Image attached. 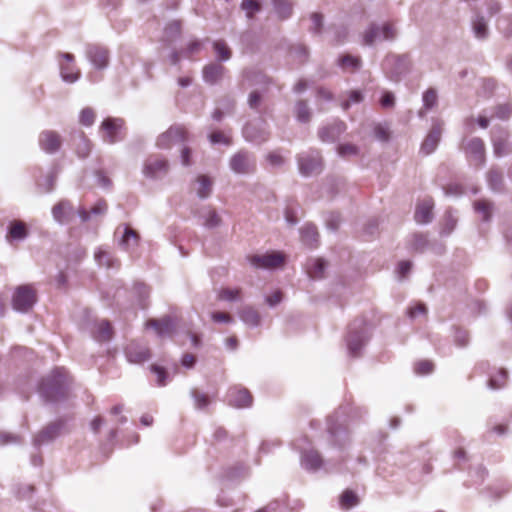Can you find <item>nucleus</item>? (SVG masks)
<instances>
[{"mask_svg": "<svg viewBox=\"0 0 512 512\" xmlns=\"http://www.w3.org/2000/svg\"><path fill=\"white\" fill-rule=\"evenodd\" d=\"M301 465L308 471H317L323 465V460L316 450H304L301 452Z\"/></svg>", "mask_w": 512, "mask_h": 512, "instance_id": "nucleus-25", "label": "nucleus"}, {"mask_svg": "<svg viewBox=\"0 0 512 512\" xmlns=\"http://www.w3.org/2000/svg\"><path fill=\"white\" fill-rule=\"evenodd\" d=\"M252 395L246 388L232 387L228 390L227 401L230 406L246 408L252 404Z\"/></svg>", "mask_w": 512, "mask_h": 512, "instance_id": "nucleus-14", "label": "nucleus"}, {"mask_svg": "<svg viewBox=\"0 0 512 512\" xmlns=\"http://www.w3.org/2000/svg\"><path fill=\"white\" fill-rule=\"evenodd\" d=\"M181 32V25L179 21H173L165 27V36L167 39L178 37Z\"/></svg>", "mask_w": 512, "mask_h": 512, "instance_id": "nucleus-54", "label": "nucleus"}, {"mask_svg": "<svg viewBox=\"0 0 512 512\" xmlns=\"http://www.w3.org/2000/svg\"><path fill=\"white\" fill-rule=\"evenodd\" d=\"M209 140L212 144H219V143L226 144V145L230 144L229 138L220 131H215V132L211 133L209 135Z\"/></svg>", "mask_w": 512, "mask_h": 512, "instance_id": "nucleus-62", "label": "nucleus"}, {"mask_svg": "<svg viewBox=\"0 0 512 512\" xmlns=\"http://www.w3.org/2000/svg\"><path fill=\"white\" fill-rule=\"evenodd\" d=\"M243 136L249 142L261 144L269 138V131L262 120L256 123L250 122L244 126Z\"/></svg>", "mask_w": 512, "mask_h": 512, "instance_id": "nucleus-10", "label": "nucleus"}, {"mask_svg": "<svg viewBox=\"0 0 512 512\" xmlns=\"http://www.w3.org/2000/svg\"><path fill=\"white\" fill-rule=\"evenodd\" d=\"M52 215L59 224L68 223L74 215L73 206L69 201L62 200L53 207Z\"/></svg>", "mask_w": 512, "mask_h": 512, "instance_id": "nucleus-22", "label": "nucleus"}, {"mask_svg": "<svg viewBox=\"0 0 512 512\" xmlns=\"http://www.w3.org/2000/svg\"><path fill=\"white\" fill-rule=\"evenodd\" d=\"M507 378V371L504 369H499L494 375L490 377L489 387L491 389H500L505 386Z\"/></svg>", "mask_w": 512, "mask_h": 512, "instance_id": "nucleus-49", "label": "nucleus"}, {"mask_svg": "<svg viewBox=\"0 0 512 512\" xmlns=\"http://www.w3.org/2000/svg\"><path fill=\"white\" fill-rule=\"evenodd\" d=\"M241 8L246 12L248 18L260 10V4L255 0H243Z\"/></svg>", "mask_w": 512, "mask_h": 512, "instance_id": "nucleus-53", "label": "nucleus"}, {"mask_svg": "<svg viewBox=\"0 0 512 512\" xmlns=\"http://www.w3.org/2000/svg\"><path fill=\"white\" fill-rule=\"evenodd\" d=\"M326 268V262L323 259H312L307 266V272L311 278H322Z\"/></svg>", "mask_w": 512, "mask_h": 512, "instance_id": "nucleus-43", "label": "nucleus"}, {"mask_svg": "<svg viewBox=\"0 0 512 512\" xmlns=\"http://www.w3.org/2000/svg\"><path fill=\"white\" fill-rule=\"evenodd\" d=\"M345 130V123L340 120H336L332 124L322 127L318 132V136L322 142L330 143L336 141L341 134L345 132Z\"/></svg>", "mask_w": 512, "mask_h": 512, "instance_id": "nucleus-18", "label": "nucleus"}, {"mask_svg": "<svg viewBox=\"0 0 512 512\" xmlns=\"http://www.w3.org/2000/svg\"><path fill=\"white\" fill-rule=\"evenodd\" d=\"M457 217L451 210L446 211L444 216L443 225L441 228V234L444 236L450 235L457 225Z\"/></svg>", "mask_w": 512, "mask_h": 512, "instance_id": "nucleus-47", "label": "nucleus"}, {"mask_svg": "<svg viewBox=\"0 0 512 512\" xmlns=\"http://www.w3.org/2000/svg\"><path fill=\"white\" fill-rule=\"evenodd\" d=\"M446 196L459 197L464 194V188L461 184L452 182L443 187Z\"/></svg>", "mask_w": 512, "mask_h": 512, "instance_id": "nucleus-52", "label": "nucleus"}, {"mask_svg": "<svg viewBox=\"0 0 512 512\" xmlns=\"http://www.w3.org/2000/svg\"><path fill=\"white\" fill-rule=\"evenodd\" d=\"M295 116L296 119L301 123L309 122L311 118V112L307 103L303 100H299L295 104Z\"/></svg>", "mask_w": 512, "mask_h": 512, "instance_id": "nucleus-46", "label": "nucleus"}, {"mask_svg": "<svg viewBox=\"0 0 512 512\" xmlns=\"http://www.w3.org/2000/svg\"><path fill=\"white\" fill-rule=\"evenodd\" d=\"M242 290L240 288H222L217 294L221 301L238 302L241 300Z\"/></svg>", "mask_w": 512, "mask_h": 512, "instance_id": "nucleus-44", "label": "nucleus"}, {"mask_svg": "<svg viewBox=\"0 0 512 512\" xmlns=\"http://www.w3.org/2000/svg\"><path fill=\"white\" fill-rule=\"evenodd\" d=\"M464 152L469 162L477 167L484 165L485 163V145L484 142L478 138L474 137L469 139L464 144Z\"/></svg>", "mask_w": 512, "mask_h": 512, "instance_id": "nucleus-9", "label": "nucleus"}, {"mask_svg": "<svg viewBox=\"0 0 512 512\" xmlns=\"http://www.w3.org/2000/svg\"><path fill=\"white\" fill-rule=\"evenodd\" d=\"M86 56L96 69H104L109 63L107 49L97 45H90L86 49Z\"/></svg>", "mask_w": 512, "mask_h": 512, "instance_id": "nucleus-15", "label": "nucleus"}, {"mask_svg": "<svg viewBox=\"0 0 512 512\" xmlns=\"http://www.w3.org/2000/svg\"><path fill=\"white\" fill-rule=\"evenodd\" d=\"M299 171L303 176H311L321 171L322 162L318 151H309L298 156Z\"/></svg>", "mask_w": 512, "mask_h": 512, "instance_id": "nucleus-7", "label": "nucleus"}, {"mask_svg": "<svg viewBox=\"0 0 512 512\" xmlns=\"http://www.w3.org/2000/svg\"><path fill=\"white\" fill-rule=\"evenodd\" d=\"M123 120L119 118H107L102 124L101 128L104 131L103 140L109 144H114L123 139L122 128Z\"/></svg>", "mask_w": 512, "mask_h": 512, "instance_id": "nucleus-11", "label": "nucleus"}, {"mask_svg": "<svg viewBox=\"0 0 512 512\" xmlns=\"http://www.w3.org/2000/svg\"><path fill=\"white\" fill-rule=\"evenodd\" d=\"M95 113L94 111L87 107L84 108L80 113V123L84 126H91L94 123Z\"/></svg>", "mask_w": 512, "mask_h": 512, "instance_id": "nucleus-58", "label": "nucleus"}, {"mask_svg": "<svg viewBox=\"0 0 512 512\" xmlns=\"http://www.w3.org/2000/svg\"><path fill=\"white\" fill-rule=\"evenodd\" d=\"M201 217L203 219V226L209 229L220 226L222 222V219L219 216V214L216 212V210L212 209L211 207L204 208Z\"/></svg>", "mask_w": 512, "mask_h": 512, "instance_id": "nucleus-37", "label": "nucleus"}, {"mask_svg": "<svg viewBox=\"0 0 512 512\" xmlns=\"http://www.w3.org/2000/svg\"><path fill=\"white\" fill-rule=\"evenodd\" d=\"M202 46H203V43L200 41V40H192L190 41L187 46L182 49L181 51H173L171 54H170V62L171 64L173 65H177L181 58H189L191 57L192 55L200 52V50L202 49Z\"/></svg>", "mask_w": 512, "mask_h": 512, "instance_id": "nucleus-23", "label": "nucleus"}, {"mask_svg": "<svg viewBox=\"0 0 512 512\" xmlns=\"http://www.w3.org/2000/svg\"><path fill=\"white\" fill-rule=\"evenodd\" d=\"M126 357L130 363H143L150 357L149 349L144 346L131 344L126 348Z\"/></svg>", "mask_w": 512, "mask_h": 512, "instance_id": "nucleus-27", "label": "nucleus"}, {"mask_svg": "<svg viewBox=\"0 0 512 512\" xmlns=\"http://www.w3.org/2000/svg\"><path fill=\"white\" fill-rule=\"evenodd\" d=\"M240 319L248 326L256 327L260 323V316L256 310L251 307H245L239 311Z\"/></svg>", "mask_w": 512, "mask_h": 512, "instance_id": "nucleus-39", "label": "nucleus"}, {"mask_svg": "<svg viewBox=\"0 0 512 512\" xmlns=\"http://www.w3.org/2000/svg\"><path fill=\"white\" fill-rule=\"evenodd\" d=\"M68 385L64 368H56L39 385V393L46 402H57L65 397Z\"/></svg>", "mask_w": 512, "mask_h": 512, "instance_id": "nucleus-1", "label": "nucleus"}, {"mask_svg": "<svg viewBox=\"0 0 512 512\" xmlns=\"http://www.w3.org/2000/svg\"><path fill=\"white\" fill-rule=\"evenodd\" d=\"M337 152L341 157L355 156L358 154V147L353 144H341L337 147Z\"/></svg>", "mask_w": 512, "mask_h": 512, "instance_id": "nucleus-56", "label": "nucleus"}, {"mask_svg": "<svg viewBox=\"0 0 512 512\" xmlns=\"http://www.w3.org/2000/svg\"><path fill=\"white\" fill-rule=\"evenodd\" d=\"M508 132L504 129H497L492 132L493 151L496 157L507 154Z\"/></svg>", "mask_w": 512, "mask_h": 512, "instance_id": "nucleus-26", "label": "nucleus"}, {"mask_svg": "<svg viewBox=\"0 0 512 512\" xmlns=\"http://www.w3.org/2000/svg\"><path fill=\"white\" fill-rule=\"evenodd\" d=\"M318 232L314 225L307 224L301 229V240L308 247H315L318 243Z\"/></svg>", "mask_w": 512, "mask_h": 512, "instance_id": "nucleus-36", "label": "nucleus"}, {"mask_svg": "<svg viewBox=\"0 0 512 512\" xmlns=\"http://www.w3.org/2000/svg\"><path fill=\"white\" fill-rule=\"evenodd\" d=\"M397 37V30L391 23L371 24L363 34L365 45L376 42L392 41Z\"/></svg>", "mask_w": 512, "mask_h": 512, "instance_id": "nucleus-4", "label": "nucleus"}, {"mask_svg": "<svg viewBox=\"0 0 512 512\" xmlns=\"http://www.w3.org/2000/svg\"><path fill=\"white\" fill-rule=\"evenodd\" d=\"M37 302L36 289L30 284L19 285L11 296V305L19 313L29 312Z\"/></svg>", "mask_w": 512, "mask_h": 512, "instance_id": "nucleus-2", "label": "nucleus"}, {"mask_svg": "<svg viewBox=\"0 0 512 512\" xmlns=\"http://www.w3.org/2000/svg\"><path fill=\"white\" fill-rule=\"evenodd\" d=\"M73 142L75 145L76 153L79 157L85 158L90 154L92 145L83 132H78L74 136Z\"/></svg>", "mask_w": 512, "mask_h": 512, "instance_id": "nucleus-33", "label": "nucleus"}, {"mask_svg": "<svg viewBox=\"0 0 512 512\" xmlns=\"http://www.w3.org/2000/svg\"><path fill=\"white\" fill-rule=\"evenodd\" d=\"M487 183L492 191L501 192L504 186L502 172L497 168H491L487 173Z\"/></svg>", "mask_w": 512, "mask_h": 512, "instance_id": "nucleus-34", "label": "nucleus"}, {"mask_svg": "<svg viewBox=\"0 0 512 512\" xmlns=\"http://www.w3.org/2000/svg\"><path fill=\"white\" fill-rule=\"evenodd\" d=\"M188 132L182 125H172L167 131L160 134L156 141L159 149H170L176 144L185 143Z\"/></svg>", "mask_w": 512, "mask_h": 512, "instance_id": "nucleus-6", "label": "nucleus"}, {"mask_svg": "<svg viewBox=\"0 0 512 512\" xmlns=\"http://www.w3.org/2000/svg\"><path fill=\"white\" fill-rule=\"evenodd\" d=\"M284 262V256L280 252L253 255L249 257V263L255 268L272 269L279 267Z\"/></svg>", "mask_w": 512, "mask_h": 512, "instance_id": "nucleus-12", "label": "nucleus"}, {"mask_svg": "<svg viewBox=\"0 0 512 512\" xmlns=\"http://www.w3.org/2000/svg\"><path fill=\"white\" fill-rule=\"evenodd\" d=\"M472 30L477 39L483 40L488 36V26L484 17L477 15L472 20Z\"/></svg>", "mask_w": 512, "mask_h": 512, "instance_id": "nucleus-40", "label": "nucleus"}, {"mask_svg": "<svg viewBox=\"0 0 512 512\" xmlns=\"http://www.w3.org/2000/svg\"><path fill=\"white\" fill-rule=\"evenodd\" d=\"M414 371L419 375H427L433 371V364L428 360H423L415 364Z\"/></svg>", "mask_w": 512, "mask_h": 512, "instance_id": "nucleus-60", "label": "nucleus"}, {"mask_svg": "<svg viewBox=\"0 0 512 512\" xmlns=\"http://www.w3.org/2000/svg\"><path fill=\"white\" fill-rule=\"evenodd\" d=\"M151 371L157 376L156 383L158 386H165L168 379L166 371L158 365H152Z\"/></svg>", "mask_w": 512, "mask_h": 512, "instance_id": "nucleus-55", "label": "nucleus"}, {"mask_svg": "<svg viewBox=\"0 0 512 512\" xmlns=\"http://www.w3.org/2000/svg\"><path fill=\"white\" fill-rule=\"evenodd\" d=\"M28 235L26 225L21 221H14L9 226L8 236L12 240L21 241Z\"/></svg>", "mask_w": 512, "mask_h": 512, "instance_id": "nucleus-41", "label": "nucleus"}, {"mask_svg": "<svg viewBox=\"0 0 512 512\" xmlns=\"http://www.w3.org/2000/svg\"><path fill=\"white\" fill-rule=\"evenodd\" d=\"M369 339L368 330L366 324L363 321H355L349 327V333L347 337V347L349 355L352 357H358L361 349L367 343Z\"/></svg>", "mask_w": 512, "mask_h": 512, "instance_id": "nucleus-3", "label": "nucleus"}, {"mask_svg": "<svg viewBox=\"0 0 512 512\" xmlns=\"http://www.w3.org/2000/svg\"><path fill=\"white\" fill-rule=\"evenodd\" d=\"M169 164L166 159L150 156L146 159L143 174L149 178H159L168 172Z\"/></svg>", "mask_w": 512, "mask_h": 512, "instance_id": "nucleus-13", "label": "nucleus"}, {"mask_svg": "<svg viewBox=\"0 0 512 512\" xmlns=\"http://www.w3.org/2000/svg\"><path fill=\"white\" fill-rule=\"evenodd\" d=\"M382 69L390 80L397 82L409 71L408 58L404 55H387Z\"/></svg>", "mask_w": 512, "mask_h": 512, "instance_id": "nucleus-5", "label": "nucleus"}, {"mask_svg": "<svg viewBox=\"0 0 512 512\" xmlns=\"http://www.w3.org/2000/svg\"><path fill=\"white\" fill-rule=\"evenodd\" d=\"M412 263L410 261H401L398 264L397 273L400 279L405 278L411 271Z\"/></svg>", "mask_w": 512, "mask_h": 512, "instance_id": "nucleus-64", "label": "nucleus"}, {"mask_svg": "<svg viewBox=\"0 0 512 512\" xmlns=\"http://www.w3.org/2000/svg\"><path fill=\"white\" fill-rule=\"evenodd\" d=\"M112 336V328L107 320H101L96 324V330L93 331V338L99 342L108 341Z\"/></svg>", "mask_w": 512, "mask_h": 512, "instance_id": "nucleus-38", "label": "nucleus"}, {"mask_svg": "<svg viewBox=\"0 0 512 512\" xmlns=\"http://www.w3.org/2000/svg\"><path fill=\"white\" fill-rule=\"evenodd\" d=\"M196 194L200 199H206L212 192V180L206 175H199L196 179Z\"/></svg>", "mask_w": 512, "mask_h": 512, "instance_id": "nucleus-35", "label": "nucleus"}, {"mask_svg": "<svg viewBox=\"0 0 512 512\" xmlns=\"http://www.w3.org/2000/svg\"><path fill=\"white\" fill-rule=\"evenodd\" d=\"M363 100V95L360 91L358 90H353L349 93V97H348V100L344 101L341 106L344 110H347L351 104H357V103H360L362 102Z\"/></svg>", "mask_w": 512, "mask_h": 512, "instance_id": "nucleus-57", "label": "nucleus"}, {"mask_svg": "<svg viewBox=\"0 0 512 512\" xmlns=\"http://www.w3.org/2000/svg\"><path fill=\"white\" fill-rule=\"evenodd\" d=\"M229 166L236 174H250L255 171L256 161L252 154L239 151L231 157Z\"/></svg>", "mask_w": 512, "mask_h": 512, "instance_id": "nucleus-8", "label": "nucleus"}, {"mask_svg": "<svg viewBox=\"0 0 512 512\" xmlns=\"http://www.w3.org/2000/svg\"><path fill=\"white\" fill-rule=\"evenodd\" d=\"M213 48L215 50L217 60L225 62L231 58V50L224 41H215L213 43Z\"/></svg>", "mask_w": 512, "mask_h": 512, "instance_id": "nucleus-48", "label": "nucleus"}, {"mask_svg": "<svg viewBox=\"0 0 512 512\" xmlns=\"http://www.w3.org/2000/svg\"><path fill=\"white\" fill-rule=\"evenodd\" d=\"M61 57L66 63H60V75L63 81L67 83H74L80 77V71L73 65L74 56L70 53H63Z\"/></svg>", "mask_w": 512, "mask_h": 512, "instance_id": "nucleus-17", "label": "nucleus"}, {"mask_svg": "<svg viewBox=\"0 0 512 512\" xmlns=\"http://www.w3.org/2000/svg\"><path fill=\"white\" fill-rule=\"evenodd\" d=\"M138 243H139L138 233L135 230L131 229L129 226L125 225L123 227V234L119 240V246L122 249L129 251V250H132L135 247H137Z\"/></svg>", "mask_w": 512, "mask_h": 512, "instance_id": "nucleus-28", "label": "nucleus"}, {"mask_svg": "<svg viewBox=\"0 0 512 512\" xmlns=\"http://www.w3.org/2000/svg\"><path fill=\"white\" fill-rule=\"evenodd\" d=\"M191 395L194 398L195 407L197 409H203L208 406L209 399H208L207 395H205L203 393H199L196 390H192Z\"/></svg>", "mask_w": 512, "mask_h": 512, "instance_id": "nucleus-59", "label": "nucleus"}, {"mask_svg": "<svg viewBox=\"0 0 512 512\" xmlns=\"http://www.w3.org/2000/svg\"><path fill=\"white\" fill-rule=\"evenodd\" d=\"M95 261L99 266L105 268L119 267V261L112 256V254L103 248L99 247L94 253Z\"/></svg>", "mask_w": 512, "mask_h": 512, "instance_id": "nucleus-31", "label": "nucleus"}, {"mask_svg": "<svg viewBox=\"0 0 512 512\" xmlns=\"http://www.w3.org/2000/svg\"><path fill=\"white\" fill-rule=\"evenodd\" d=\"M340 504L344 508H351L357 504V496L353 491L346 490L340 498Z\"/></svg>", "mask_w": 512, "mask_h": 512, "instance_id": "nucleus-51", "label": "nucleus"}, {"mask_svg": "<svg viewBox=\"0 0 512 512\" xmlns=\"http://www.w3.org/2000/svg\"><path fill=\"white\" fill-rule=\"evenodd\" d=\"M512 114V107L508 104H502L496 107L495 117L505 120Z\"/></svg>", "mask_w": 512, "mask_h": 512, "instance_id": "nucleus-61", "label": "nucleus"}, {"mask_svg": "<svg viewBox=\"0 0 512 512\" xmlns=\"http://www.w3.org/2000/svg\"><path fill=\"white\" fill-rule=\"evenodd\" d=\"M474 209L481 216L482 221H490L493 211V204L490 201L485 199L478 200L474 203Z\"/></svg>", "mask_w": 512, "mask_h": 512, "instance_id": "nucleus-42", "label": "nucleus"}, {"mask_svg": "<svg viewBox=\"0 0 512 512\" xmlns=\"http://www.w3.org/2000/svg\"><path fill=\"white\" fill-rule=\"evenodd\" d=\"M62 426L63 423L61 421L48 425L34 438V446L38 448L41 445L54 440L59 435Z\"/></svg>", "mask_w": 512, "mask_h": 512, "instance_id": "nucleus-21", "label": "nucleus"}, {"mask_svg": "<svg viewBox=\"0 0 512 512\" xmlns=\"http://www.w3.org/2000/svg\"><path fill=\"white\" fill-rule=\"evenodd\" d=\"M224 71L222 65L210 63L203 68V79L206 83L215 84L222 78Z\"/></svg>", "mask_w": 512, "mask_h": 512, "instance_id": "nucleus-29", "label": "nucleus"}, {"mask_svg": "<svg viewBox=\"0 0 512 512\" xmlns=\"http://www.w3.org/2000/svg\"><path fill=\"white\" fill-rule=\"evenodd\" d=\"M107 211V203L104 200H99L90 211H87L85 208L80 207L78 209V216L82 222H87L91 219L92 216L103 215Z\"/></svg>", "mask_w": 512, "mask_h": 512, "instance_id": "nucleus-30", "label": "nucleus"}, {"mask_svg": "<svg viewBox=\"0 0 512 512\" xmlns=\"http://www.w3.org/2000/svg\"><path fill=\"white\" fill-rule=\"evenodd\" d=\"M39 145L41 149L49 154L57 152L61 146V138L54 131H43L39 136Z\"/></svg>", "mask_w": 512, "mask_h": 512, "instance_id": "nucleus-19", "label": "nucleus"}, {"mask_svg": "<svg viewBox=\"0 0 512 512\" xmlns=\"http://www.w3.org/2000/svg\"><path fill=\"white\" fill-rule=\"evenodd\" d=\"M442 127L440 122H435L421 145V152L429 155L435 151L441 138Z\"/></svg>", "mask_w": 512, "mask_h": 512, "instance_id": "nucleus-20", "label": "nucleus"}, {"mask_svg": "<svg viewBox=\"0 0 512 512\" xmlns=\"http://www.w3.org/2000/svg\"><path fill=\"white\" fill-rule=\"evenodd\" d=\"M146 326L153 328L160 337H170L175 332L176 321L171 316H165L160 320H149Z\"/></svg>", "mask_w": 512, "mask_h": 512, "instance_id": "nucleus-16", "label": "nucleus"}, {"mask_svg": "<svg viewBox=\"0 0 512 512\" xmlns=\"http://www.w3.org/2000/svg\"><path fill=\"white\" fill-rule=\"evenodd\" d=\"M437 100V91L434 88L427 89L422 96L423 108L425 110L432 109L437 104Z\"/></svg>", "mask_w": 512, "mask_h": 512, "instance_id": "nucleus-50", "label": "nucleus"}, {"mask_svg": "<svg viewBox=\"0 0 512 512\" xmlns=\"http://www.w3.org/2000/svg\"><path fill=\"white\" fill-rule=\"evenodd\" d=\"M268 163L273 167H280L284 164V158L278 152H271L266 157Z\"/></svg>", "mask_w": 512, "mask_h": 512, "instance_id": "nucleus-63", "label": "nucleus"}, {"mask_svg": "<svg viewBox=\"0 0 512 512\" xmlns=\"http://www.w3.org/2000/svg\"><path fill=\"white\" fill-rule=\"evenodd\" d=\"M277 13L281 19H287L292 12V4L288 0H271Z\"/></svg>", "mask_w": 512, "mask_h": 512, "instance_id": "nucleus-45", "label": "nucleus"}, {"mask_svg": "<svg viewBox=\"0 0 512 512\" xmlns=\"http://www.w3.org/2000/svg\"><path fill=\"white\" fill-rule=\"evenodd\" d=\"M337 65L343 71L355 72L361 68L362 61L359 57L346 54L338 58Z\"/></svg>", "mask_w": 512, "mask_h": 512, "instance_id": "nucleus-32", "label": "nucleus"}, {"mask_svg": "<svg viewBox=\"0 0 512 512\" xmlns=\"http://www.w3.org/2000/svg\"><path fill=\"white\" fill-rule=\"evenodd\" d=\"M434 202L432 199H425L417 205L414 219L419 224H427L432 221L433 213L432 209Z\"/></svg>", "mask_w": 512, "mask_h": 512, "instance_id": "nucleus-24", "label": "nucleus"}]
</instances>
